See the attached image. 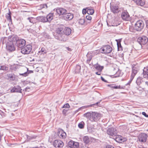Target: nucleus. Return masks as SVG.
Returning a JSON list of instances; mask_svg holds the SVG:
<instances>
[{"instance_id": "f257e3e1", "label": "nucleus", "mask_w": 148, "mask_h": 148, "mask_svg": "<svg viewBox=\"0 0 148 148\" xmlns=\"http://www.w3.org/2000/svg\"><path fill=\"white\" fill-rule=\"evenodd\" d=\"M137 68L135 67H133L132 68V71L131 74V77L129 81L125 84V86L121 87V89H125L127 90L129 88L130 84L134 79V76L138 72Z\"/></svg>"}, {"instance_id": "f03ea898", "label": "nucleus", "mask_w": 148, "mask_h": 148, "mask_svg": "<svg viewBox=\"0 0 148 148\" xmlns=\"http://www.w3.org/2000/svg\"><path fill=\"white\" fill-rule=\"evenodd\" d=\"M32 48V46L31 45H27L21 49V52L24 54H29L31 52Z\"/></svg>"}, {"instance_id": "7ed1b4c3", "label": "nucleus", "mask_w": 148, "mask_h": 148, "mask_svg": "<svg viewBox=\"0 0 148 148\" xmlns=\"http://www.w3.org/2000/svg\"><path fill=\"white\" fill-rule=\"evenodd\" d=\"M144 26V22L140 20L137 21L135 24L134 28L136 30L140 31L143 28Z\"/></svg>"}, {"instance_id": "20e7f679", "label": "nucleus", "mask_w": 148, "mask_h": 148, "mask_svg": "<svg viewBox=\"0 0 148 148\" xmlns=\"http://www.w3.org/2000/svg\"><path fill=\"white\" fill-rule=\"evenodd\" d=\"M101 117L100 114L95 112H92L91 113L90 120L92 121H97Z\"/></svg>"}, {"instance_id": "39448f33", "label": "nucleus", "mask_w": 148, "mask_h": 148, "mask_svg": "<svg viewBox=\"0 0 148 148\" xmlns=\"http://www.w3.org/2000/svg\"><path fill=\"white\" fill-rule=\"evenodd\" d=\"M137 42L141 45H144L148 42V38L145 36L138 37L137 40Z\"/></svg>"}, {"instance_id": "423d86ee", "label": "nucleus", "mask_w": 148, "mask_h": 148, "mask_svg": "<svg viewBox=\"0 0 148 148\" xmlns=\"http://www.w3.org/2000/svg\"><path fill=\"white\" fill-rule=\"evenodd\" d=\"M101 53H108L112 51L111 47L109 45L105 46L101 48Z\"/></svg>"}, {"instance_id": "0eeeda50", "label": "nucleus", "mask_w": 148, "mask_h": 148, "mask_svg": "<svg viewBox=\"0 0 148 148\" xmlns=\"http://www.w3.org/2000/svg\"><path fill=\"white\" fill-rule=\"evenodd\" d=\"M57 134L58 137L60 138H65L66 136V133L64 130L61 129H58L57 132Z\"/></svg>"}, {"instance_id": "6e6552de", "label": "nucleus", "mask_w": 148, "mask_h": 148, "mask_svg": "<svg viewBox=\"0 0 148 148\" xmlns=\"http://www.w3.org/2000/svg\"><path fill=\"white\" fill-rule=\"evenodd\" d=\"M107 134L111 136H115L117 134L116 129L114 127L108 128L107 130Z\"/></svg>"}, {"instance_id": "1a4fd4ad", "label": "nucleus", "mask_w": 148, "mask_h": 148, "mask_svg": "<svg viewBox=\"0 0 148 148\" xmlns=\"http://www.w3.org/2000/svg\"><path fill=\"white\" fill-rule=\"evenodd\" d=\"M6 47L7 50L9 51H12L15 50L13 42L12 41H9L8 42L6 45Z\"/></svg>"}, {"instance_id": "9d476101", "label": "nucleus", "mask_w": 148, "mask_h": 148, "mask_svg": "<svg viewBox=\"0 0 148 148\" xmlns=\"http://www.w3.org/2000/svg\"><path fill=\"white\" fill-rule=\"evenodd\" d=\"M147 137V134L144 133L140 134L138 136V139L139 141L144 143L146 142Z\"/></svg>"}, {"instance_id": "9b49d317", "label": "nucleus", "mask_w": 148, "mask_h": 148, "mask_svg": "<svg viewBox=\"0 0 148 148\" xmlns=\"http://www.w3.org/2000/svg\"><path fill=\"white\" fill-rule=\"evenodd\" d=\"M53 145L56 148H59L63 147V143L60 140H55L53 143Z\"/></svg>"}, {"instance_id": "f8f14e48", "label": "nucleus", "mask_w": 148, "mask_h": 148, "mask_svg": "<svg viewBox=\"0 0 148 148\" xmlns=\"http://www.w3.org/2000/svg\"><path fill=\"white\" fill-rule=\"evenodd\" d=\"M26 41L25 40L23 39H19L17 41V45L18 47L21 48L25 46Z\"/></svg>"}, {"instance_id": "ddd939ff", "label": "nucleus", "mask_w": 148, "mask_h": 148, "mask_svg": "<svg viewBox=\"0 0 148 148\" xmlns=\"http://www.w3.org/2000/svg\"><path fill=\"white\" fill-rule=\"evenodd\" d=\"M121 17L123 20L125 21H128L130 18L128 13L126 10L122 12L121 14Z\"/></svg>"}, {"instance_id": "4468645a", "label": "nucleus", "mask_w": 148, "mask_h": 148, "mask_svg": "<svg viewBox=\"0 0 148 148\" xmlns=\"http://www.w3.org/2000/svg\"><path fill=\"white\" fill-rule=\"evenodd\" d=\"M64 19L66 21L71 20L73 17V14L71 13H65L63 16Z\"/></svg>"}, {"instance_id": "2eb2a0df", "label": "nucleus", "mask_w": 148, "mask_h": 148, "mask_svg": "<svg viewBox=\"0 0 148 148\" xmlns=\"http://www.w3.org/2000/svg\"><path fill=\"white\" fill-rule=\"evenodd\" d=\"M66 11V9L62 8H58L56 9V12L59 15H64Z\"/></svg>"}, {"instance_id": "dca6fc26", "label": "nucleus", "mask_w": 148, "mask_h": 148, "mask_svg": "<svg viewBox=\"0 0 148 148\" xmlns=\"http://www.w3.org/2000/svg\"><path fill=\"white\" fill-rule=\"evenodd\" d=\"M64 30H63V29L61 27L58 28L56 30V35L58 36L59 38H60L62 37H63Z\"/></svg>"}, {"instance_id": "f3484780", "label": "nucleus", "mask_w": 148, "mask_h": 148, "mask_svg": "<svg viewBox=\"0 0 148 148\" xmlns=\"http://www.w3.org/2000/svg\"><path fill=\"white\" fill-rule=\"evenodd\" d=\"M141 75L144 78L148 79V66L144 68L143 73Z\"/></svg>"}, {"instance_id": "a211bd4d", "label": "nucleus", "mask_w": 148, "mask_h": 148, "mask_svg": "<svg viewBox=\"0 0 148 148\" xmlns=\"http://www.w3.org/2000/svg\"><path fill=\"white\" fill-rule=\"evenodd\" d=\"M21 90L22 89L20 86H15L13 88H12V89L11 90V91L12 92H21Z\"/></svg>"}, {"instance_id": "6ab92c4d", "label": "nucleus", "mask_w": 148, "mask_h": 148, "mask_svg": "<svg viewBox=\"0 0 148 148\" xmlns=\"http://www.w3.org/2000/svg\"><path fill=\"white\" fill-rule=\"evenodd\" d=\"M135 3L137 5L142 6L145 4L144 0H133Z\"/></svg>"}, {"instance_id": "aec40b11", "label": "nucleus", "mask_w": 148, "mask_h": 148, "mask_svg": "<svg viewBox=\"0 0 148 148\" xmlns=\"http://www.w3.org/2000/svg\"><path fill=\"white\" fill-rule=\"evenodd\" d=\"M71 33V29L69 28H66L64 30L63 37H64L65 35H69Z\"/></svg>"}, {"instance_id": "412c9836", "label": "nucleus", "mask_w": 148, "mask_h": 148, "mask_svg": "<svg viewBox=\"0 0 148 148\" xmlns=\"http://www.w3.org/2000/svg\"><path fill=\"white\" fill-rule=\"evenodd\" d=\"M110 8L111 11L114 13H117L119 11L118 6L116 5H110Z\"/></svg>"}, {"instance_id": "4be33fe9", "label": "nucleus", "mask_w": 148, "mask_h": 148, "mask_svg": "<svg viewBox=\"0 0 148 148\" xmlns=\"http://www.w3.org/2000/svg\"><path fill=\"white\" fill-rule=\"evenodd\" d=\"M38 19L39 21L43 23L48 22V20L46 17L42 16L38 17Z\"/></svg>"}, {"instance_id": "5701e85b", "label": "nucleus", "mask_w": 148, "mask_h": 148, "mask_svg": "<svg viewBox=\"0 0 148 148\" xmlns=\"http://www.w3.org/2000/svg\"><path fill=\"white\" fill-rule=\"evenodd\" d=\"M83 140L85 143L88 144L91 141V139L88 136H84L83 137Z\"/></svg>"}, {"instance_id": "b1692460", "label": "nucleus", "mask_w": 148, "mask_h": 148, "mask_svg": "<svg viewBox=\"0 0 148 148\" xmlns=\"http://www.w3.org/2000/svg\"><path fill=\"white\" fill-rule=\"evenodd\" d=\"M94 67L97 69V70L99 71V72H101L103 68V66H101L98 64L94 65Z\"/></svg>"}, {"instance_id": "393cba45", "label": "nucleus", "mask_w": 148, "mask_h": 148, "mask_svg": "<svg viewBox=\"0 0 148 148\" xmlns=\"http://www.w3.org/2000/svg\"><path fill=\"white\" fill-rule=\"evenodd\" d=\"M11 12L9 10V13H7L6 14V17L7 20L9 22H12V18L11 17Z\"/></svg>"}, {"instance_id": "a878e982", "label": "nucleus", "mask_w": 148, "mask_h": 148, "mask_svg": "<svg viewBox=\"0 0 148 148\" xmlns=\"http://www.w3.org/2000/svg\"><path fill=\"white\" fill-rule=\"evenodd\" d=\"M99 103V102H97L96 103L93 104H91V105H89L84 106H82V107H81V108H82V109H84L86 108H88L89 107H91L92 106L94 107L95 106H97L98 104Z\"/></svg>"}, {"instance_id": "bb28decb", "label": "nucleus", "mask_w": 148, "mask_h": 148, "mask_svg": "<svg viewBox=\"0 0 148 148\" xmlns=\"http://www.w3.org/2000/svg\"><path fill=\"white\" fill-rule=\"evenodd\" d=\"M53 14L49 13L46 17L47 18L48 21H50L53 18Z\"/></svg>"}, {"instance_id": "cd10ccee", "label": "nucleus", "mask_w": 148, "mask_h": 148, "mask_svg": "<svg viewBox=\"0 0 148 148\" xmlns=\"http://www.w3.org/2000/svg\"><path fill=\"white\" fill-rule=\"evenodd\" d=\"M143 78L142 77H138L137 78L136 82L138 85H140L142 82H143Z\"/></svg>"}, {"instance_id": "c85d7f7f", "label": "nucleus", "mask_w": 148, "mask_h": 148, "mask_svg": "<svg viewBox=\"0 0 148 148\" xmlns=\"http://www.w3.org/2000/svg\"><path fill=\"white\" fill-rule=\"evenodd\" d=\"M81 67L79 65H77L76 66V68L75 69V73H79L80 71Z\"/></svg>"}, {"instance_id": "c756f323", "label": "nucleus", "mask_w": 148, "mask_h": 148, "mask_svg": "<svg viewBox=\"0 0 148 148\" xmlns=\"http://www.w3.org/2000/svg\"><path fill=\"white\" fill-rule=\"evenodd\" d=\"M11 38L12 39L11 40L12 41V42H16V43H17V41H18L19 39L18 37L16 36H14L11 37Z\"/></svg>"}, {"instance_id": "7c9ffc66", "label": "nucleus", "mask_w": 148, "mask_h": 148, "mask_svg": "<svg viewBox=\"0 0 148 148\" xmlns=\"http://www.w3.org/2000/svg\"><path fill=\"white\" fill-rule=\"evenodd\" d=\"M84 116L86 117L87 119H91V114L90 112H88L85 113L84 115Z\"/></svg>"}, {"instance_id": "2f4dec72", "label": "nucleus", "mask_w": 148, "mask_h": 148, "mask_svg": "<svg viewBox=\"0 0 148 148\" xmlns=\"http://www.w3.org/2000/svg\"><path fill=\"white\" fill-rule=\"evenodd\" d=\"M27 20L31 23L34 24L35 23V18L32 17H29L27 18Z\"/></svg>"}, {"instance_id": "473e14b6", "label": "nucleus", "mask_w": 148, "mask_h": 148, "mask_svg": "<svg viewBox=\"0 0 148 148\" xmlns=\"http://www.w3.org/2000/svg\"><path fill=\"white\" fill-rule=\"evenodd\" d=\"M115 140L117 142L119 143H120V136L119 135H117L115 136Z\"/></svg>"}, {"instance_id": "72a5a7b5", "label": "nucleus", "mask_w": 148, "mask_h": 148, "mask_svg": "<svg viewBox=\"0 0 148 148\" xmlns=\"http://www.w3.org/2000/svg\"><path fill=\"white\" fill-rule=\"evenodd\" d=\"M84 122L82 121L79 123L78 125L79 128L82 129L84 128Z\"/></svg>"}, {"instance_id": "f704fd0d", "label": "nucleus", "mask_w": 148, "mask_h": 148, "mask_svg": "<svg viewBox=\"0 0 148 148\" xmlns=\"http://www.w3.org/2000/svg\"><path fill=\"white\" fill-rule=\"evenodd\" d=\"M87 13L89 14H92L94 13V10L93 9H89L87 10Z\"/></svg>"}, {"instance_id": "c9c22d12", "label": "nucleus", "mask_w": 148, "mask_h": 148, "mask_svg": "<svg viewBox=\"0 0 148 148\" xmlns=\"http://www.w3.org/2000/svg\"><path fill=\"white\" fill-rule=\"evenodd\" d=\"M0 69L1 70L7 71L8 70V67L5 66H1Z\"/></svg>"}, {"instance_id": "e433bc0d", "label": "nucleus", "mask_w": 148, "mask_h": 148, "mask_svg": "<svg viewBox=\"0 0 148 148\" xmlns=\"http://www.w3.org/2000/svg\"><path fill=\"white\" fill-rule=\"evenodd\" d=\"M73 141H69L68 144V146L71 148H73L74 146L73 145Z\"/></svg>"}, {"instance_id": "4c0bfd02", "label": "nucleus", "mask_w": 148, "mask_h": 148, "mask_svg": "<svg viewBox=\"0 0 148 148\" xmlns=\"http://www.w3.org/2000/svg\"><path fill=\"white\" fill-rule=\"evenodd\" d=\"M116 41L117 42V45L118 47V50H119V49L120 47V39H119V41L118 40H116Z\"/></svg>"}, {"instance_id": "58836bf2", "label": "nucleus", "mask_w": 148, "mask_h": 148, "mask_svg": "<svg viewBox=\"0 0 148 148\" xmlns=\"http://www.w3.org/2000/svg\"><path fill=\"white\" fill-rule=\"evenodd\" d=\"M40 51L43 54H46L47 53V51L44 48H41Z\"/></svg>"}, {"instance_id": "ea45409f", "label": "nucleus", "mask_w": 148, "mask_h": 148, "mask_svg": "<svg viewBox=\"0 0 148 148\" xmlns=\"http://www.w3.org/2000/svg\"><path fill=\"white\" fill-rule=\"evenodd\" d=\"M73 146H74V147H73V148H75L76 147H78L79 146V144L78 143L75 142L73 141Z\"/></svg>"}, {"instance_id": "a19ab883", "label": "nucleus", "mask_w": 148, "mask_h": 148, "mask_svg": "<svg viewBox=\"0 0 148 148\" xmlns=\"http://www.w3.org/2000/svg\"><path fill=\"white\" fill-rule=\"evenodd\" d=\"M79 23L81 25L83 24L84 23V20L82 19H80L79 21Z\"/></svg>"}, {"instance_id": "79ce46f5", "label": "nucleus", "mask_w": 148, "mask_h": 148, "mask_svg": "<svg viewBox=\"0 0 148 148\" xmlns=\"http://www.w3.org/2000/svg\"><path fill=\"white\" fill-rule=\"evenodd\" d=\"M29 74V73L27 72H25L24 73H20V75H23L25 77L27 76Z\"/></svg>"}, {"instance_id": "37998d69", "label": "nucleus", "mask_w": 148, "mask_h": 148, "mask_svg": "<svg viewBox=\"0 0 148 148\" xmlns=\"http://www.w3.org/2000/svg\"><path fill=\"white\" fill-rule=\"evenodd\" d=\"M70 107V106L68 103H66L64 105L63 107V108H69Z\"/></svg>"}, {"instance_id": "c03bdc74", "label": "nucleus", "mask_w": 148, "mask_h": 148, "mask_svg": "<svg viewBox=\"0 0 148 148\" xmlns=\"http://www.w3.org/2000/svg\"><path fill=\"white\" fill-rule=\"evenodd\" d=\"M40 7L42 8H47V6L46 4H41L40 5Z\"/></svg>"}, {"instance_id": "a18cd8bd", "label": "nucleus", "mask_w": 148, "mask_h": 148, "mask_svg": "<svg viewBox=\"0 0 148 148\" xmlns=\"http://www.w3.org/2000/svg\"><path fill=\"white\" fill-rule=\"evenodd\" d=\"M86 18L89 20H91L92 19L91 16L90 15H87L86 17Z\"/></svg>"}, {"instance_id": "49530a36", "label": "nucleus", "mask_w": 148, "mask_h": 148, "mask_svg": "<svg viewBox=\"0 0 148 148\" xmlns=\"http://www.w3.org/2000/svg\"><path fill=\"white\" fill-rule=\"evenodd\" d=\"M127 138H121V143L122 142H124L127 140Z\"/></svg>"}, {"instance_id": "de8ad7c7", "label": "nucleus", "mask_w": 148, "mask_h": 148, "mask_svg": "<svg viewBox=\"0 0 148 148\" xmlns=\"http://www.w3.org/2000/svg\"><path fill=\"white\" fill-rule=\"evenodd\" d=\"M8 77L10 78L11 79H12L13 77V76L12 74H9L8 75Z\"/></svg>"}, {"instance_id": "09e8293b", "label": "nucleus", "mask_w": 148, "mask_h": 148, "mask_svg": "<svg viewBox=\"0 0 148 148\" xmlns=\"http://www.w3.org/2000/svg\"><path fill=\"white\" fill-rule=\"evenodd\" d=\"M91 57H90L87 60V63H89L90 62V61H91Z\"/></svg>"}, {"instance_id": "8fccbe9b", "label": "nucleus", "mask_w": 148, "mask_h": 148, "mask_svg": "<svg viewBox=\"0 0 148 148\" xmlns=\"http://www.w3.org/2000/svg\"><path fill=\"white\" fill-rule=\"evenodd\" d=\"M86 12H87V11L85 9H84L82 10V13L83 14H85L86 13Z\"/></svg>"}, {"instance_id": "3c124183", "label": "nucleus", "mask_w": 148, "mask_h": 148, "mask_svg": "<svg viewBox=\"0 0 148 148\" xmlns=\"http://www.w3.org/2000/svg\"><path fill=\"white\" fill-rule=\"evenodd\" d=\"M106 148H114L113 146L111 145H107L106 146Z\"/></svg>"}, {"instance_id": "603ef678", "label": "nucleus", "mask_w": 148, "mask_h": 148, "mask_svg": "<svg viewBox=\"0 0 148 148\" xmlns=\"http://www.w3.org/2000/svg\"><path fill=\"white\" fill-rule=\"evenodd\" d=\"M142 114L145 116L146 117H148V115L145 112H143L142 113Z\"/></svg>"}, {"instance_id": "864d4df0", "label": "nucleus", "mask_w": 148, "mask_h": 148, "mask_svg": "<svg viewBox=\"0 0 148 148\" xmlns=\"http://www.w3.org/2000/svg\"><path fill=\"white\" fill-rule=\"evenodd\" d=\"M101 79L102 81L104 82H107V81L106 80L102 77H101Z\"/></svg>"}, {"instance_id": "5fc2aeb1", "label": "nucleus", "mask_w": 148, "mask_h": 148, "mask_svg": "<svg viewBox=\"0 0 148 148\" xmlns=\"http://www.w3.org/2000/svg\"><path fill=\"white\" fill-rule=\"evenodd\" d=\"M101 72H99H99H96L95 73L97 75H99L101 74Z\"/></svg>"}, {"instance_id": "6e6d98bb", "label": "nucleus", "mask_w": 148, "mask_h": 148, "mask_svg": "<svg viewBox=\"0 0 148 148\" xmlns=\"http://www.w3.org/2000/svg\"><path fill=\"white\" fill-rule=\"evenodd\" d=\"M109 86H110L111 88H114L115 85H109Z\"/></svg>"}, {"instance_id": "4d7b16f0", "label": "nucleus", "mask_w": 148, "mask_h": 148, "mask_svg": "<svg viewBox=\"0 0 148 148\" xmlns=\"http://www.w3.org/2000/svg\"><path fill=\"white\" fill-rule=\"evenodd\" d=\"M115 89L120 88V86H118L115 85L114 88Z\"/></svg>"}, {"instance_id": "13d9d810", "label": "nucleus", "mask_w": 148, "mask_h": 148, "mask_svg": "<svg viewBox=\"0 0 148 148\" xmlns=\"http://www.w3.org/2000/svg\"><path fill=\"white\" fill-rule=\"evenodd\" d=\"M148 80V79H147ZM145 84L147 86H148V81H146L145 82Z\"/></svg>"}, {"instance_id": "bf43d9fd", "label": "nucleus", "mask_w": 148, "mask_h": 148, "mask_svg": "<svg viewBox=\"0 0 148 148\" xmlns=\"http://www.w3.org/2000/svg\"><path fill=\"white\" fill-rule=\"evenodd\" d=\"M66 49L68 51H70L71 50V49L69 47H66Z\"/></svg>"}, {"instance_id": "052dcab7", "label": "nucleus", "mask_w": 148, "mask_h": 148, "mask_svg": "<svg viewBox=\"0 0 148 148\" xmlns=\"http://www.w3.org/2000/svg\"><path fill=\"white\" fill-rule=\"evenodd\" d=\"M146 25L147 27L148 28V21H147L146 22Z\"/></svg>"}, {"instance_id": "680f3d73", "label": "nucleus", "mask_w": 148, "mask_h": 148, "mask_svg": "<svg viewBox=\"0 0 148 148\" xmlns=\"http://www.w3.org/2000/svg\"><path fill=\"white\" fill-rule=\"evenodd\" d=\"M28 88H28V87H27V88H26L25 89L26 90H27L28 89Z\"/></svg>"}, {"instance_id": "e2e57ef3", "label": "nucleus", "mask_w": 148, "mask_h": 148, "mask_svg": "<svg viewBox=\"0 0 148 148\" xmlns=\"http://www.w3.org/2000/svg\"><path fill=\"white\" fill-rule=\"evenodd\" d=\"M121 50H122V47L121 45Z\"/></svg>"}, {"instance_id": "0e129e2a", "label": "nucleus", "mask_w": 148, "mask_h": 148, "mask_svg": "<svg viewBox=\"0 0 148 148\" xmlns=\"http://www.w3.org/2000/svg\"><path fill=\"white\" fill-rule=\"evenodd\" d=\"M115 77H117V76H115Z\"/></svg>"}, {"instance_id": "69168bd1", "label": "nucleus", "mask_w": 148, "mask_h": 148, "mask_svg": "<svg viewBox=\"0 0 148 148\" xmlns=\"http://www.w3.org/2000/svg\"><path fill=\"white\" fill-rule=\"evenodd\" d=\"M27 71H28V69H27Z\"/></svg>"}, {"instance_id": "338daca9", "label": "nucleus", "mask_w": 148, "mask_h": 148, "mask_svg": "<svg viewBox=\"0 0 148 148\" xmlns=\"http://www.w3.org/2000/svg\"><path fill=\"white\" fill-rule=\"evenodd\" d=\"M122 56H123V53H122Z\"/></svg>"}, {"instance_id": "774afa93", "label": "nucleus", "mask_w": 148, "mask_h": 148, "mask_svg": "<svg viewBox=\"0 0 148 148\" xmlns=\"http://www.w3.org/2000/svg\"><path fill=\"white\" fill-rule=\"evenodd\" d=\"M88 56H89V55H88L87 56L88 57Z\"/></svg>"}]
</instances>
